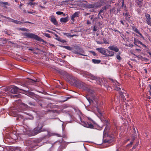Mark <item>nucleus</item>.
<instances>
[{"label":"nucleus","instance_id":"f257e3e1","mask_svg":"<svg viewBox=\"0 0 151 151\" xmlns=\"http://www.w3.org/2000/svg\"><path fill=\"white\" fill-rule=\"evenodd\" d=\"M77 85L78 88H82L83 89L86 90L88 93V94L86 96V98L88 101L89 102L90 104H91L93 103H94L95 101L97 104L96 109L97 111L99 112V108L98 106L97 103V99L93 94L94 91L90 89L87 88V85L84 83L79 82L76 84Z\"/></svg>","mask_w":151,"mask_h":151},{"label":"nucleus","instance_id":"f03ea898","mask_svg":"<svg viewBox=\"0 0 151 151\" xmlns=\"http://www.w3.org/2000/svg\"><path fill=\"white\" fill-rule=\"evenodd\" d=\"M42 127V125H41L40 126V125L39 124L38 127L34 129L32 131L28 128H26L23 129V132L25 135H28L29 136L35 135L41 132V129Z\"/></svg>","mask_w":151,"mask_h":151},{"label":"nucleus","instance_id":"7ed1b4c3","mask_svg":"<svg viewBox=\"0 0 151 151\" xmlns=\"http://www.w3.org/2000/svg\"><path fill=\"white\" fill-rule=\"evenodd\" d=\"M83 76L86 77H88L92 80H95L96 83L99 85H101V82H102V79L99 77L94 76L92 74L87 72H83Z\"/></svg>","mask_w":151,"mask_h":151},{"label":"nucleus","instance_id":"20e7f679","mask_svg":"<svg viewBox=\"0 0 151 151\" xmlns=\"http://www.w3.org/2000/svg\"><path fill=\"white\" fill-rule=\"evenodd\" d=\"M24 35L28 38H33L37 41L40 42H44V40L43 39H41L37 35H35L32 33H24Z\"/></svg>","mask_w":151,"mask_h":151},{"label":"nucleus","instance_id":"39448f33","mask_svg":"<svg viewBox=\"0 0 151 151\" xmlns=\"http://www.w3.org/2000/svg\"><path fill=\"white\" fill-rule=\"evenodd\" d=\"M102 5L101 2L95 3L94 4H89L86 6L88 8H96L100 7Z\"/></svg>","mask_w":151,"mask_h":151},{"label":"nucleus","instance_id":"423d86ee","mask_svg":"<svg viewBox=\"0 0 151 151\" xmlns=\"http://www.w3.org/2000/svg\"><path fill=\"white\" fill-rule=\"evenodd\" d=\"M112 84L114 86L115 90L119 91L121 89L119 84L116 81L112 79Z\"/></svg>","mask_w":151,"mask_h":151},{"label":"nucleus","instance_id":"0eeeda50","mask_svg":"<svg viewBox=\"0 0 151 151\" xmlns=\"http://www.w3.org/2000/svg\"><path fill=\"white\" fill-rule=\"evenodd\" d=\"M19 90H21V89L19 88L16 86H13L9 89V91L11 93L10 94L17 93L19 92Z\"/></svg>","mask_w":151,"mask_h":151},{"label":"nucleus","instance_id":"6e6552de","mask_svg":"<svg viewBox=\"0 0 151 151\" xmlns=\"http://www.w3.org/2000/svg\"><path fill=\"white\" fill-rule=\"evenodd\" d=\"M145 16L146 17V21L147 24L151 26V18L150 15L149 14L145 13Z\"/></svg>","mask_w":151,"mask_h":151},{"label":"nucleus","instance_id":"1a4fd4ad","mask_svg":"<svg viewBox=\"0 0 151 151\" xmlns=\"http://www.w3.org/2000/svg\"><path fill=\"white\" fill-rule=\"evenodd\" d=\"M119 93L120 96L122 98L124 101V100H126L125 99H124V98L125 96H127L128 97V94H126V91L123 89H122L121 91H119Z\"/></svg>","mask_w":151,"mask_h":151},{"label":"nucleus","instance_id":"9d476101","mask_svg":"<svg viewBox=\"0 0 151 151\" xmlns=\"http://www.w3.org/2000/svg\"><path fill=\"white\" fill-rule=\"evenodd\" d=\"M3 17L5 18H6L7 19H8V21L9 22H11L13 23H16V24H20L22 23L21 22L17 20H15L13 19H12L11 18H10L9 17H6L5 16H3Z\"/></svg>","mask_w":151,"mask_h":151},{"label":"nucleus","instance_id":"9b49d317","mask_svg":"<svg viewBox=\"0 0 151 151\" xmlns=\"http://www.w3.org/2000/svg\"><path fill=\"white\" fill-rule=\"evenodd\" d=\"M96 50L103 55H107L106 51L105 49L102 48H96Z\"/></svg>","mask_w":151,"mask_h":151},{"label":"nucleus","instance_id":"f8f14e48","mask_svg":"<svg viewBox=\"0 0 151 151\" xmlns=\"http://www.w3.org/2000/svg\"><path fill=\"white\" fill-rule=\"evenodd\" d=\"M82 123V125L85 127L91 129L93 128L94 127L93 124L88 123L87 122H83Z\"/></svg>","mask_w":151,"mask_h":151},{"label":"nucleus","instance_id":"ddd939ff","mask_svg":"<svg viewBox=\"0 0 151 151\" xmlns=\"http://www.w3.org/2000/svg\"><path fill=\"white\" fill-rule=\"evenodd\" d=\"M27 105L24 103H22L19 105L18 108H19V110H18V111H20L21 110H25L27 107Z\"/></svg>","mask_w":151,"mask_h":151},{"label":"nucleus","instance_id":"4468645a","mask_svg":"<svg viewBox=\"0 0 151 151\" xmlns=\"http://www.w3.org/2000/svg\"><path fill=\"white\" fill-rule=\"evenodd\" d=\"M134 44L138 46L137 44H140L142 45L143 46L146 47V46L145 45L143 44L142 42L139 40L138 39H136L135 38H134Z\"/></svg>","mask_w":151,"mask_h":151},{"label":"nucleus","instance_id":"2eb2a0df","mask_svg":"<svg viewBox=\"0 0 151 151\" xmlns=\"http://www.w3.org/2000/svg\"><path fill=\"white\" fill-rule=\"evenodd\" d=\"M108 48L111 50L114 51L116 52H117L119 50L118 47L114 45L110 46L108 47Z\"/></svg>","mask_w":151,"mask_h":151},{"label":"nucleus","instance_id":"dca6fc26","mask_svg":"<svg viewBox=\"0 0 151 151\" xmlns=\"http://www.w3.org/2000/svg\"><path fill=\"white\" fill-rule=\"evenodd\" d=\"M84 50L82 49H79V50L78 51H75V54H77L78 55H82L84 56H86V55H83V53H84Z\"/></svg>","mask_w":151,"mask_h":151},{"label":"nucleus","instance_id":"f3484780","mask_svg":"<svg viewBox=\"0 0 151 151\" xmlns=\"http://www.w3.org/2000/svg\"><path fill=\"white\" fill-rule=\"evenodd\" d=\"M26 145L27 146H29V147L31 148L32 147H33V144H32V142L29 140H27L26 141Z\"/></svg>","mask_w":151,"mask_h":151},{"label":"nucleus","instance_id":"a211bd4d","mask_svg":"<svg viewBox=\"0 0 151 151\" xmlns=\"http://www.w3.org/2000/svg\"><path fill=\"white\" fill-rule=\"evenodd\" d=\"M59 142L60 143H61V145L60 146V147L62 149H64L66 147L67 145V143L63 141L62 142H60V141H59Z\"/></svg>","mask_w":151,"mask_h":151},{"label":"nucleus","instance_id":"6ab92c4d","mask_svg":"<svg viewBox=\"0 0 151 151\" xmlns=\"http://www.w3.org/2000/svg\"><path fill=\"white\" fill-rule=\"evenodd\" d=\"M50 20L55 25H57L58 24L57 22V21L55 17L53 16H51L50 18Z\"/></svg>","mask_w":151,"mask_h":151},{"label":"nucleus","instance_id":"aec40b11","mask_svg":"<svg viewBox=\"0 0 151 151\" xmlns=\"http://www.w3.org/2000/svg\"><path fill=\"white\" fill-rule=\"evenodd\" d=\"M107 55H106V56H112L114 54V52L112 51L107 50Z\"/></svg>","mask_w":151,"mask_h":151},{"label":"nucleus","instance_id":"412c9836","mask_svg":"<svg viewBox=\"0 0 151 151\" xmlns=\"http://www.w3.org/2000/svg\"><path fill=\"white\" fill-rule=\"evenodd\" d=\"M27 95L30 97L33 98L35 96V94L32 92L27 91L26 93Z\"/></svg>","mask_w":151,"mask_h":151},{"label":"nucleus","instance_id":"4be33fe9","mask_svg":"<svg viewBox=\"0 0 151 151\" xmlns=\"http://www.w3.org/2000/svg\"><path fill=\"white\" fill-rule=\"evenodd\" d=\"M68 21L67 17H62L60 18V21L61 22H66Z\"/></svg>","mask_w":151,"mask_h":151},{"label":"nucleus","instance_id":"5701e85b","mask_svg":"<svg viewBox=\"0 0 151 151\" xmlns=\"http://www.w3.org/2000/svg\"><path fill=\"white\" fill-rule=\"evenodd\" d=\"M0 4L2 6L5 7L6 5H9V4L7 2H3L2 1H0Z\"/></svg>","mask_w":151,"mask_h":151},{"label":"nucleus","instance_id":"b1692460","mask_svg":"<svg viewBox=\"0 0 151 151\" xmlns=\"http://www.w3.org/2000/svg\"><path fill=\"white\" fill-rule=\"evenodd\" d=\"M124 16H126V19L127 20H129L130 18V15L129 13L127 12L125 13Z\"/></svg>","mask_w":151,"mask_h":151},{"label":"nucleus","instance_id":"393cba45","mask_svg":"<svg viewBox=\"0 0 151 151\" xmlns=\"http://www.w3.org/2000/svg\"><path fill=\"white\" fill-rule=\"evenodd\" d=\"M92 60L93 62L94 63L98 64L100 63L101 62V60H99L93 59Z\"/></svg>","mask_w":151,"mask_h":151},{"label":"nucleus","instance_id":"a878e982","mask_svg":"<svg viewBox=\"0 0 151 151\" xmlns=\"http://www.w3.org/2000/svg\"><path fill=\"white\" fill-rule=\"evenodd\" d=\"M109 128V127L106 126L105 128V129L104 131V135L105 134H106V133L108 132V130Z\"/></svg>","mask_w":151,"mask_h":151},{"label":"nucleus","instance_id":"bb28decb","mask_svg":"<svg viewBox=\"0 0 151 151\" xmlns=\"http://www.w3.org/2000/svg\"><path fill=\"white\" fill-rule=\"evenodd\" d=\"M120 53L119 52L116 55V58L118 60H121L122 59V58L120 56Z\"/></svg>","mask_w":151,"mask_h":151},{"label":"nucleus","instance_id":"cd10ccee","mask_svg":"<svg viewBox=\"0 0 151 151\" xmlns=\"http://www.w3.org/2000/svg\"><path fill=\"white\" fill-rule=\"evenodd\" d=\"M27 4L29 5L32 6V5H37V3L36 2H29Z\"/></svg>","mask_w":151,"mask_h":151},{"label":"nucleus","instance_id":"c85d7f7f","mask_svg":"<svg viewBox=\"0 0 151 151\" xmlns=\"http://www.w3.org/2000/svg\"><path fill=\"white\" fill-rule=\"evenodd\" d=\"M63 47L67 50H72V47L69 46H63Z\"/></svg>","mask_w":151,"mask_h":151},{"label":"nucleus","instance_id":"c756f323","mask_svg":"<svg viewBox=\"0 0 151 151\" xmlns=\"http://www.w3.org/2000/svg\"><path fill=\"white\" fill-rule=\"evenodd\" d=\"M20 96H21L20 94H18L17 95H11V97L19 98L20 97Z\"/></svg>","mask_w":151,"mask_h":151},{"label":"nucleus","instance_id":"7c9ffc66","mask_svg":"<svg viewBox=\"0 0 151 151\" xmlns=\"http://www.w3.org/2000/svg\"><path fill=\"white\" fill-rule=\"evenodd\" d=\"M132 137H133V140H132V141H131L130 142V145H132V144L133 141L135 139V138L136 137V135H135V134H133L132 135Z\"/></svg>","mask_w":151,"mask_h":151},{"label":"nucleus","instance_id":"2f4dec72","mask_svg":"<svg viewBox=\"0 0 151 151\" xmlns=\"http://www.w3.org/2000/svg\"><path fill=\"white\" fill-rule=\"evenodd\" d=\"M4 89H5V88H0V93L1 94H2V93H3L4 94H3V95L5 96V94H6L4 92H3V91H1V90H3V91H4Z\"/></svg>","mask_w":151,"mask_h":151},{"label":"nucleus","instance_id":"473e14b6","mask_svg":"<svg viewBox=\"0 0 151 151\" xmlns=\"http://www.w3.org/2000/svg\"><path fill=\"white\" fill-rule=\"evenodd\" d=\"M43 34V35H44L45 36H46L47 37H48V38H50L51 37V36L49 34H48V33H44Z\"/></svg>","mask_w":151,"mask_h":151},{"label":"nucleus","instance_id":"72a5a7b5","mask_svg":"<svg viewBox=\"0 0 151 151\" xmlns=\"http://www.w3.org/2000/svg\"><path fill=\"white\" fill-rule=\"evenodd\" d=\"M20 30H22L24 31H29V30L24 28H21L20 29Z\"/></svg>","mask_w":151,"mask_h":151},{"label":"nucleus","instance_id":"f704fd0d","mask_svg":"<svg viewBox=\"0 0 151 151\" xmlns=\"http://www.w3.org/2000/svg\"><path fill=\"white\" fill-rule=\"evenodd\" d=\"M64 35L68 37H70L71 34L68 33H65L64 34Z\"/></svg>","mask_w":151,"mask_h":151},{"label":"nucleus","instance_id":"c9c22d12","mask_svg":"<svg viewBox=\"0 0 151 151\" xmlns=\"http://www.w3.org/2000/svg\"><path fill=\"white\" fill-rule=\"evenodd\" d=\"M78 14L79 12H76L73 14V15L76 17H78Z\"/></svg>","mask_w":151,"mask_h":151},{"label":"nucleus","instance_id":"e433bc0d","mask_svg":"<svg viewBox=\"0 0 151 151\" xmlns=\"http://www.w3.org/2000/svg\"><path fill=\"white\" fill-rule=\"evenodd\" d=\"M14 150V151H20V148L19 147H15Z\"/></svg>","mask_w":151,"mask_h":151},{"label":"nucleus","instance_id":"4c0bfd02","mask_svg":"<svg viewBox=\"0 0 151 151\" xmlns=\"http://www.w3.org/2000/svg\"><path fill=\"white\" fill-rule=\"evenodd\" d=\"M104 43L106 44H108L109 43V42H107L105 39H103Z\"/></svg>","mask_w":151,"mask_h":151},{"label":"nucleus","instance_id":"58836bf2","mask_svg":"<svg viewBox=\"0 0 151 151\" xmlns=\"http://www.w3.org/2000/svg\"><path fill=\"white\" fill-rule=\"evenodd\" d=\"M63 12H61L58 11L56 12V14L58 15H61L63 14Z\"/></svg>","mask_w":151,"mask_h":151},{"label":"nucleus","instance_id":"ea45409f","mask_svg":"<svg viewBox=\"0 0 151 151\" xmlns=\"http://www.w3.org/2000/svg\"><path fill=\"white\" fill-rule=\"evenodd\" d=\"M134 31L136 33H137L138 34H139L140 32H139V30L137 29V28L135 29Z\"/></svg>","mask_w":151,"mask_h":151},{"label":"nucleus","instance_id":"a19ab883","mask_svg":"<svg viewBox=\"0 0 151 151\" xmlns=\"http://www.w3.org/2000/svg\"><path fill=\"white\" fill-rule=\"evenodd\" d=\"M138 34L140 35V37L141 38H142L143 40L145 39L144 37L142 35L141 33L139 32V33Z\"/></svg>","mask_w":151,"mask_h":151},{"label":"nucleus","instance_id":"79ce46f5","mask_svg":"<svg viewBox=\"0 0 151 151\" xmlns=\"http://www.w3.org/2000/svg\"><path fill=\"white\" fill-rule=\"evenodd\" d=\"M150 89L149 90V92L150 93V95L151 96V85H149Z\"/></svg>","mask_w":151,"mask_h":151},{"label":"nucleus","instance_id":"37998d69","mask_svg":"<svg viewBox=\"0 0 151 151\" xmlns=\"http://www.w3.org/2000/svg\"><path fill=\"white\" fill-rule=\"evenodd\" d=\"M127 46H129L131 47H133L134 45L133 44H129L128 45H127Z\"/></svg>","mask_w":151,"mask_h":151},{"label":"nucleus","instance_id":"c03bdc74","mask_svg":"<svg viewBox=\"0 0 151 151\" xmlns=\"http://www.w3.org/2000/svg\"><path fill=\"white\" fill-rule=\"evenodd\" d=\"M27 119H33V117L32 116H30V117H27L26 118Z\"/></svg>","mask_w":151,"mask_h":151},{"label":"nucleus","instance_id":"a18cd8bd","mask_svg":"<svg viewBox=\"0 0 151 151\" xmlns=\"http://www.w3.org/2000/svg\"><path fill=\"white\" fill-rule=\"evenodd\" d=\"M96 30H97V29H96V26H94L93 29V31H96Z\"/></svg>","mask_w":151,"mask_h":151},{"label":"nucleus","instance_id":"49530a36","mask_svg":"<svg viewBox=\"0 0 151 151\" xmlns=\"http://www.w3.org/2000/svg\"><path fill=\"white\" fill-rule=\"evenodd\" d=\"M29 104L30 105L35 106L34 104L31 102H29Z\"/></svg>","mask_w":151,"mask_h":151},{"label":"nucleus","instance_id":"de8ad7c7","mask_svg":"<svg viewBox=\"0 0 151 151\" xmlns=\"http://www.w3.org/2000/svg\"><path fill=\"white\" fill-rule=\"evenodd\" d=\"M102 9L103 10H106V9H107L106 6H104V7L102 8Z\"/></svg>","mask_w":151,"mask_h":151},{"label":"nucleus","instance_id":"09e8293b","mask_svg":"<svg viewBox=\"0 0 151 151\" xmlns=\"http://www.w3.org/2000/svg\"><path fill=\"white\" fill-rule=\"evenodd\" d=\"M93 55L94 56L96 55V54L94 52H91Z\"/></svg>","mask_w":151,"mask_h":151},{"label":"nucleus","instance_id":"8fccbe9b","mask_svg":"<svg viewBox=\"0 0 151 151\" xmlns=\"http://www.w3.org/2000/svg\"><path fill=\"white\" fill-rule=\"evenodd\" d=\"M75 17H74L73 15L72 16V17H71V19L72 20H73L74 19V18H75Z\"/></svg>","mask_w":151,"mask_h":151},{"label":"nucleus","instance_id":"3c124183","mask_svg":"<svg viewBox=\"0 0 151 151\" xmlns=\"http://www.w3.org/2000/svg\"><path fill=\"white\" fill-rule=\"evenodd\" d=\"M33 81L35 82H39V79H36V80H34Z\"/></svg>","mask_w":151,"mask_h":151},{"label":"nucleus","instance_id":"603ef678","mask_svg":"<svg viewBox=\"0 0 151 151\" xmlns=\"http://www.w3.org/2000/svg\"><path fill=\"white\" fill-rule=\"evenodd\" d=\"M97 42L98 44H103V43H102L101 42H99V41H97Z\"/></svg>","mask_w":151,"mask_h":151},{"label":"nucleus","instance_id":"864d4df0","mask_svg":"<svg viewBox=\"0 0 151 151\" xmlns=\"http://www.w3.org/2000/svg\"><path fill=\"white\" fill-rule=\"evenodd\" d=\"M47 32H49V33H52V34H53V33L51 32V31H50L49 30H47L46 31Z\"/></svg>","mask_w":151,"mask_h":151},{"label":"nucleus","instance_id":"5fc2aeb1","mask_svg":"<svg viewBox=\"0 0 151 151\" xmlns=\"http://www.w3.org/2000/svg\"><path fill=\"white\" fill-rule=\"evenodd\" d=\"M120 21V22H121V23L122 24H123V25H124V22H123V21L122 20H121Z\"/></svg>","mask_w":151,"mask_h":151},{"label":"nucleus","instance_id":"6e6d98bb","mask_svg":"<svg viewBox=\"0 0 151 151\" xmlns=\"http://www.w3.org/2000/svg\"><path fill=\"white\" fill-rule=\"evenodd\" d=\"M76 35H70V37H73L74 36H76Z\"/></svg>","mask_w":151,"mask_h":151},{"label":"nucleus","instance_id":"4d7b16f0","mask_svg":"<svg viewBox=\"0 0 151 151\" xmlns=\"http://www.w3.org/2000/svg\"><path fill=\"white\" fill-rule=\"evenodd\" d=\"M87 24H89L91 23V22L89 21H87Z\"/></svg>","mask_w":151,"mask_h":151},{"label":"nucleus","instance_id":"13d9d810","mask_svg":"<svg viewBox=\"0 0 151 151\" xmlns=\"http://www.w3.org/2000/svg\"><path fill=\"white\" fill-rule=\"evenodd\" d=\"M104 10H103L102 9H101L100 10V13H102L103 12V11H104Z\"/></svg>","mask_w":151,"mask_h":151},{"label":"nucleus","instance_id":"bf43d9fd","mask_svg":"<svg viewBox=\"0 0 151 151\" xmlns=\"http://www.w3.org/2000/svg\"><path fill=\"white\" fill-rule=\"evenodd\" d=\"M23 4H21L20 5H19V7L20 8L21 7V6Z\"/></svg>","mask_w":151,"mask_h":151},{"label":"nucleus","instance_id":"052dcab7","mask_svg":"<svg viewBox=\"0 0 151 151\" xmlns=\"http://www.w3.org/2000/svg\"><path fill=\"white\" fill-rule=\"evenodd\" d=\"M28 13L29 14H32L33 13L32 12H28Z\"/></svg>","mask_w":151,"mask_h":151},{"label":"nucleus","instance_id":"680f3d73","mask_svg":"<svg viewBox=\"0 0 151 151\" xmlns=\"http://www.w3.org/2000/svg\"><path fill=\"white\" fill-rule=\"evenodd\" d=\"M40 7H41L43 8H45V7L44 6H42L41 5H40Z\"/></svg>","mask_w":151,"mask_h":151},{"label":"nucleus","instance_id":"e2e57ef3","mask_svg":"<svg viewBox=\"0 0 151 151\" xmlns=\"http://www.w3.org/2000/svg\"><path fill=\"white\" fill-rule=\"evenodd\" d=\"M55 36L56 37H58V35L56 34H55Z\"/></svg>","mask_w":151,"mask_h":151},{"label":"nucleus","instance_id":"0e129e2a","mask_svg":"<svg viewBox=\"0 0 151 151\" xmlns=\"http://www.w3.org/2000/svg\"><path fill=\"white\" fill-rule=\"evenodd\" d=\"M133 131H134V132H135L136 131H135V129H134H134H133Z\"/></svg>","mask_w":151,"mask_h":151},{"label":"nucleus","instance_id":"69168bd1","mask_svg":"<svg viewBox=\"0 0 151 151\" xmlns=\"http://www.w3.org/2000/svg\"><path fill=\"white\" fill-rule=\"evenodd\" d=\"M56 135L58 137L60 136V135L58 134H56Z\"/></svg>","mask_w":151,"mask_h":151},{"label":"nucleus","instance_id":"338daca9","mask_svg":"<svg viewBox=\"0 0 151 151\" xmlns=\"http://www.w3.org/2000/svg\"><path fill=\"white\" fill-rule=\"evenodd\" d=\"M148 53L151 56V53L150 52H148Z\"/></svg>","mask_w":151,"mask_h":151},{"label":"nucleus","instance_id":"774afa93","mask_svg":"<svg viewBox=\"0 0 151 151\" xmlns=\"http://www.w3.org/2000/svg\"><path fill=\"white\" fill-rule=\"evenodd\" d=\"M29 50H32V51L33 50V49H32L29 48Z\"/></svg>","mask_w":151,"mask_h":151}]
</instances>
